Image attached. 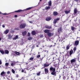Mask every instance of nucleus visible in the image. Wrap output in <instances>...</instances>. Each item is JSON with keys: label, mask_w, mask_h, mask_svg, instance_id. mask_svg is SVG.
<instances>
[{"label": "nucleus", "mask_w": 80, "mask_h": 80, "mask_svg": "<svg viewBox=\"0 0 80 80\" xmlns=\"http://www.w3.org/2000/svg\"><path fill=\"white\" fill-rule=\"evenodd\" d=\"M71 29L72 31L74 30H75V28L73 27H71Z\"/></svg>", "instance_id": "34"}, {"label": "nucleus", "mask_w": 80, "mask_h": 80, "mask_svg": "<svg viewBox=\"0 0 80 80\" xmlns=\"http://www.w3.org/2000/svg\"><path fill=\"white\" fill-rule=\"evenodd\" d=\"M22 10H19L18 11H15V12H22Z\"/></svg>", "instance_id": "25"}, {"label": "nucleus", "mask_w": 80, "mask_h": 80, "mask_svg": "<svg viewBox=\"0 0 80 80\" xmlns=\"http://www.w3.org/2000/svg\"><path fill=\"white\" fill-rule=\"evenodd\" d=\"M74 13L75 14H76V13H77V8H75L74 10Z\"/></svg>", "instance_id": "17"}, {"label": "nucleus", "mask_w": 80, "mask_h": 80, "mask_svg": "<svg viewBox=\"0 0 80 80\" xmlns=\"http://www.w3.org/2000/svg\"><path fill=\"white\" fill-rule=\"evenodd\" d=\"M14 53L16 55H20V53L19 52L15 51L14 52Z\"/></svg>", "instance_id": "20"}, {"label": "nucleus", "mask_w": 80, "mask_h": 80, "mask_svg": "<svg viewBox=\"0 0 80 80\" xmlns=\"http://www.w3.org/2000/svg\"><path fill=\"white\" fill-rule=\"evenodd\" d=\"M8 65H9V63H7V62L6 63H5L6 67H8Z\"/></svg>", "instance_id": "33"}, {"label": "nucleus", "mask_w": 80, "mask_h": 80, "mask_svg": "<svg viewBox=\"0 0 80 80\" xmlns=\"http://www.w3.org/2000/svg\"><path fill=\"white\" fill-rule=\"evenodd\" d=\"M15 29L16 30H19V29L18 28H16Z\"/></svg>", "instance_id": "52"}, {"label": "nucleus", "mask_w": 80, "mask_h": 80, "mask_svg": "<svg viewBox=\"0 0 80 80\" xmlns=\"http://www.w3.org/2000/svg\"><path fill=\"white\" fill-rule=\"evenodd\" d=\"M0 14H2V12H0Z\"/></svg>", "instance_id": "61"}, {"label": "nucleus", "mask_w": 80, "mask_h": 80, "mask_svg": "<svg viewBox=\"0 0 80 80\" xmlns=\"http://www.w3.org/2000/svg\"><path fill=\"white\" fill-rule=\"evenodd\" d=\"M73 52L74 53H75V51H76V50H77V48H76L75 47H74L73 48Z\"/></svg>", "instance_id": "26"}, {"label": "nucleus", "mask_w": 80, "mask_h": 80, "mask_svg": "<svg viewBox=\"0 0 80 80\" xmlns=\"http://www.w3.org/2000/svg\"><path fill=\"white\" fill-rule=\"evenodd\" d=\"M48 5L49 6H51L52 5V1H50L48 2Z\"/></svg>", "instance_id": "27"}, {"label": "nucleus", "mask_w": 80, "mask_h": 80, "mask_svg": "<svg viewBox=\"0 0 80 80\" xmlns=\"http://www.w3.org/2000/svg\"><path fill=\"white\" fill-rule=\"evenodd\" d=\"M70 12V10H65L64 11V12L66 13V14H68Z\"/></svg>", "instance_id": "14"}, {"label": "nucleus", "mask_w": 80, "mask_h": 80, "mask_svg": "<svg viewBox=\"0 0 80 80\" xmlns=\"http://www.w3.org/2000/svg\"><path fill=\"white\" fill-rule=\"evenodd\" d=\"M47 34L48 37H52V36H53V34L51 33L50 32H49Z\"/></svg>", "instance_id": "5"}, {"label": "nucleus", "mask_w": 80, "mask_h": 80, "mask_svg": "<svg viewBox=\"0 0 80 80\" xmlns=\"http://www.w3.org/2000/svg\"><path fill=\"white\" fill-rule=\"evenodd\" d=\"M50 71H52V72H51V74L52 75H55L56 76V72H55V68L53 67H50Z\"/></svg>", "instance_id": "1"}, {"label": "nucleus", "mask_w": 80, "mask_h": 80, "mask_svg": "<svg viewBox=\"0 0 80 80\" xmlns=\"http://www.w3.org/2000/svg\"><path fill=\"white\" fill-rule=\"evenodd\" d=\"M7 13H2V15H7Z\"/></svg>", "instance_id": "43"}, {"label": "nucleus", "mask_w": 80, "mask_h": 80, "mask_svg": "<svg viewBox=\"0 0 80 80\" xmlns=\"http://www.w3.org/2000/svg\"><path fill=\"white\" fill-rule=\"evenodd\" d=\"M73 50H72V49H71V50H70L69 52V55H72V53H73Z\"/></svg>", "instance_id": "19"}, {"label": "nucleus", "mask_w": 80, "mask_h": 80, "mask_svg": "<svg viewBox=\"0 0 80 80\" xmlns=\"http://www.w3.org/2000/svg\"><path fill=\"white\" fill-rule=\"evenodd\" d=\"M51 19H52V18H51V17H48L46 18V21H49V20H50Z\"/></svg>", "instance_id": "11"}, {"label": "nucleus", "mask_w": 80, "mask_h": 80, "mask_svg": "<svg viewBox=\"0 0 80 80\" xmlns=\"http://www.w3.org/2000/svg\"><path fill=\"white\" fill-rule=\"evenodd\" d=\"M10 71H8L7 72V74H10Z\"/></svg>", "instance_id": "42"}, {"label": "nucleus", "mask_w": 80, "mask_h": 80, "mask_svg": "<svg viewBox=\"0 0 80 80\" xmlns=\"http://www.w3.org/2000/svg\"><path fill=\"white\" fill-rule=\"evenodd\" d=\"M70 48V47H69V45H68L66 47V50H68Z\"/></svg>", "instance_id": "30"}, {"label": "nucleus", "mask_w": 80, "mask_h": 80, "mask_svg": "<svg viewBox=\"0 0 80 80\" xmlns=\"http://www.w3.org/2000/svg\"><path fill=\"white\" fill-rule=\"evenodd\" d=\"M45 73L46 74H47V73H48V69L45 68L44 69Z\"/></svg>", "instance_id": "10"}, {"label": "nucleus", "mask_w": 80, "mask_h": 80, "mask_svg": "<svg viewBox=\"0 0 80 80\" xmlns=\"http://www.w3.org/2000/svg\"><path fill=\"white\" fill-rule=\"evenodd\" d=\"M29 22L30 23H32V21H29Z\"/></svg>", "instance_id": "51"}, {"label": "nucleus", "mask_w": 80, "mask_h": 80, "mask_svg": "<svg viewBox=\"0 0 80 80\" xmlns=\"http://www.w3.org/2000/svg\"><path fill=\"white\" fill-rule=\"evenodd\" d=\"M1 40H2V38H0V41H1Z\"/></svg>", "instance_id": "59"}, {"label": "nucleus", "mask_w": 80, "mask_h": 80, "mask_svg": "<svg viewBox=\"0 0 80 80\" xmlns=\"http://www.w3.org/2000/svg\"><path fill=\"white\" fill-rule=\"evenodd\" d=\"M40 73H41V72H39L37 73V76H40Z\"/></svg>", "instance_id": "32"}, {"label": "nucleus", "mask_w": 80, "mask_h": 80, "mask_svg": "<svg viewBox=\"0 0 80 80\" xmlns=\"http://www.w3.org/2000/svg\"><path fill=\"white\" fill-rule=\"evenodd\" d=\"M74 70H75L76 71H77V69H74Z\"/></svg>", "instance_id": "60"}, {"label": "nucleus", "mask_w": 80, "mask_h": 80, "mask_svg": "<svg viewBox=\"0 0 80 80\" xmlns=\"http://www.w3.org/2000/svg\"><path fill=\"white\" fill-rule=\"evenodd\" d=\"M74 43L76 45H78L79 44V41L77 40L75 41Z\"/></svg>", "instance_id": "12"}, {"label": "nucleus", "mask_w": 80, "mask_h": 80, "mask_svg": "<svg viewBox=\"0 0 80 80\" xmlns=\"http://www.w3.org/2000/svg\"><path fill=\"white\" fill-rule=\"evenodd\" d=\"M45 28H47L48 29H50L52 28V26H46Z\"/></svg>", "instance_id": "9"}, {"label": "nucleus", "mask_w": 80, "mask_h": 80, "mask_svg": "<svg viewBox=\"0 0 80 80\" xmlns=\"http://www.w3.org/2000/svg\"><path fill=\"white\" fill-rule=\"evenodd\" d=\"M28 37H30V32H28Z\"/></svg>", "instance_id": "40"}, {"label": "nucleus", "mask_w": 80, "mask_h": 80, "mask_svg": "<svg viewBox=\"0 0 80 80\" xmlns=\"http://www.w3.org/2000/svg\"><path fill=\"white\" fill-rule=\"evenodd\" d=\"M2 27H3V28H5V25H2Z\"/></svg>", "instance_id": "54"}, {"label": "nucleus", "mask_w": 80, "mask_h": 80, "mask_svg": "<svg viewBox=\"0 0 80 80\" xmlns=\"http://www.w3.org/2000/svg\"><path fill=\"white\" fill-rule=\"evenodd\" d=\"M43 35H40V38H43Z\"/></svg>", "instance_id": "37"}, {"label": "nucleus", "mask_w": 80, "mask_h": 80, "mask_svg": "<svg viewBox=\"0 0 80 80\" xmlns=\"http://www.w3.org/2000/svg\"><path fill=\"white\" fill-rule=\"evenodd\" d=\"M8 32H9V30L6 29L4 31V34H6V35H7V34Z\"/></svg>", "instance_id": "8"}, {"label": "nucleus", "mask_w": 80, "mask_h": 80, "mask_svg": "<svg viewBox=\"0 0 80 80\" xmlns=\"http://www.w3.org/2000/svg\"><path fill=\"white\" fill-rule=\"evenodd\" d=\"M42 0H40V1L41 2L42 1Z\"/></svg>", "instance_id": "62"}, {"label": "nucleus", "mask_w": 80, "mask_h": 80, "mask_svg": "<svg viewBox=\"0 0 80 80\" xmlns=\"http://www.w3.org/2000/svg\"><path fill=\"white\" fill-rule=\"evenodd\" d=\"M44 52H47V50H44Z\"/></svg>", "instance_id": "58"}, {"label": "nucleus", "mask_w": 80, "mask_h": 80, "mask_svg": "<svg viewBox=\"0 0 80 80\" xmlns=\"http://www.w3.org/2000/svg\"><path fill=\"white\" fill-rule=\"evenodd\" d=\"M13 40H16V39H17L16 38H15V37L13 38Z\"/></svg>", "instance_id": "48"}, {"label": "nucleus", "mask_w": 80, "mask_h": 80, "mask_svg": "<svg viewBox=\"0 0 80 80\" xmlns=\"http://www.w3.org/2000/svg\"><path fill=\"white\" fill-rule=\"evenodd\" d=\"M15 38H16V39H17V38H18V35H17L16 36Z\"/></svg>", "instance_id": "41"}, {"label": "nucleus", "mask_w": 80, "mask_h": 80, "mask_svg": "<svg viewBox=\"0 0 80 80\" xmlns=\"http://www.w3.org/2000/svg\"><path fill=\"white\" fill-rule=\"evenodd\" d=\"M12 72L13 73H14L15 74V70H13V69H12Z\"/></svg>", "instance_id": "35"}, {"label": "nucleus", "mask_w": 80, "mask_h": 80, "mask_svg": "<svg viewBox=\"0 0 80 80\" xmlns=\"http://www.w3.org/2000/svg\"><path fill=\"white\" fill-rule=\"evenodd\" d=\"M34 58H30L29 59L30 60H33Z\"/></svg>", "instance_id": "36"}, {"label": "nucleus", "mask_w": 80, "mask_h": 80, "mask_svg": "<svg viewBox=\"0 0 80 80\" xmlns=\"http://www.w3.org/2000/svg\"><path fill=\"white\" fill-rule=\"evenodd\" d=\"M22 34L23 36H25V35H27V32L26 31H25L24 32H22Z\"/></svg>", "instance_id": "18"}, {"label": "nucleus", "mask_w": 80, "mask_h": 80, "mask_svg": "<svg viewBox=\"0 0 80 80\" xmlns=\"http://www.w3.org/2000/svg\"><path fill=\"white\" fill-rule=\"evenodd\" d=\"M63 68H64V69H65V67H63Z\"/></svg>", "instance_id": "63"}, {"label": "nucleus", "mask_w": 80, "mask_h": 80, "mask_svg": "<svg viewBox=\"0 0 80 80\" xmlns=\"http://www.w3.org/2000/svg\"><path fill=\"white\" fill-rule=\"evenodd\" d=\"M44 33H47L48 34L49 32H50V30L48 29H46L44 31Z\"/></svg>", "instance_id": "7"}, {"label": "nucleus", "mask_w": 80, "mask_h": 80, "mask_svg": "<svg viewBox=\"0 0 80 80\" xmlns=\"http://www.w3.org/2000/svg\"><path fill=\"white\" fill-rule=\"evenodd\" d=\"M8 38H9V39H11V38L12 37V35H11V34H9L8 36Z\"/></svg>", "instance_id": "22"}, {"label": "nucleus", "mask_w": 80, "mask_h": 80, "mask_svg": "<svg viewBox=\"0 0 80 80\" xmlns=\"http://www.w3.org/2000/svg\"><path fill=\"white\" fill-rule=\"evenodd\" d=\"M32 33L33 35H35L36 34V32L34 31H33L32 32Z\"/></svg>", "instance_id": "21"}, {"label": "nucleus", "mask_w": 80, "mask_h": 80, "mask_svg": "<svg viewBox=\"0 0 80 80\" xmlns=\"http://www.w3.org/2000/svg\"><path fill=\"white\" fill-rule=\"evenodd\" d=\"M6 75V72H2L1 73V76H2V77H5V76Z\"/></svg>", "instance_id": "4"}, {"label": "nucleus", "mask_w": 80, "mask_h": 80, "mask_svg": "<svg viewBox=\"0 0 80 80\" xmlns=\"http://www.w3.org/2000/svg\"><path fill=\"white\" fill-rule=\"evenodd\" d=\"M40 55H38L37 57V58H40Z\"/></svg>", "instance_id": "38"}, {"label": "nucleus", "mask_w": 80, "mask_h": 80, "mask_svg": "<svg viewBox=\"0 0 80 80\" xmlns=\"http://www.w3.org/2000/svg\"><path fill=\"white\" fill-rule=\"evenodd\" d=\"M13 65H14V64H13V63H12L11 64V66H13Z\"/></svg>", "instance_id": "45"}, {"label": "nucleus", "mask_w": 80, "mask_h": 80, "mask_svg": "<svg viewBox=\"0 0 80 80\" xmlns=\"http://www.w3.org/2000/svg\"><path fill=\"white\" fill-rule=\"evenodd\" d=\"M69 79V77H68V78H67V80H68Z\"/></svg>", "instance_id": "56"}, {"label": "nucleus", "mask_w": 80, "mask_h": 80, "mask_svg": "<svg viewBox=\"0 0 80 80\" xmlns=\"http://www.w3.org/2000/svg\"><path fill=\"white\" fill-rule=\"evenodd\" d=\"M0 52H1V53L2 54V55H3V54H4V53H5V51H3V50H0Z\"/></svg>", "instance_id": "23"}, {"label": "nucleus", "mask_w": 80, "mask_h": 80, "mask_svg": "<svg viewBox=\"0 0 80 80\" xmlns=\"http://www.w3.org/2000/svg\"><path fill=\"white\" fill-rule=\"evenodd\" d=\"M4 53L5 54H8L9 53V51L7 50H4Z\"/></svg>", "instance_id": "15"}, {"label": "nucleus", "mask_w": 80, "mask_h": 80, "mask_svg": "<svg viewBox=\"0 0 80 80\" xmlns=\"http://www.w3.org/2000/svg\"><path fill=\"white\" fill-rule=\"evenodd\" d=\"M2 62L1 61H0V65H2Z\"/></svg>", "instance_id": "47"}, {"label": "nucleus", "mask_w": 80, "mask_h": 80, "mask_svg": "<svg viewBox=\"0 0 80 80\" xmlns=\"http://www.w3.org/2000/svg\"><path fill=\"white\" fill-rule=\"evenodd\" d=\"M53 15L54 16H57V15H58V12H57L54 11L53 12Z\"/></svg>", "instance_id": "13"}, {"label": "nucleus", "mask_w": 80, "mask_h": 80, "mask_svg": "<svg viewBox=\"0 0 80 80\" xmlns=\"http://www.w3.org/2000/svg\"><path fill=\"white\" fill-rule=\"evenodd\" d=\"M26 26H27V25L25 24V23H22L20 25L19 28H20L22 29L23 28H25Z\"/></svg>", "instance_id": "2"}, {"label": "nucleus", "mask_w": 80, "mask_h": 80, "mask_svg": "<svg viewBox=\"0 0 80 80\" xmlns=\"http://www.w3.org/2000/svg\"><path fill=\"white\" fill-rule=\"evenodd\" d=\"M53 47V46L52 45H51L49 47L50 48H51V47Z\"/></svg>", "instance_id": "50"}, {"label": "nucleus", "mask_w": 80, "mask_h": 80, "mask_svg": "<svg viewBox=\"0 0 80 80\" xmlns=\"http://www.w3.org/2000/svg\"><path fill=\"white\" fill-rule=\"evenodd\" d=\"M50 7L48 6V7H46L45 9V10H48V9H50Z\"/></svg>", "instance_id": "29"}, {"label": "nucleus", "mask_w": 80, "mask_h": 80, "mask_svg": "<svg viewBox=\"0 0 80 80\" xmlns=\"http://www.w3.org/2000/svg\"><path fill=\"white\" fill-rule=\"evenodd\" d=\"M60 20V18H57L56 19H55L53 21V23L54 24H56L57 23V21Z\"/></svg>", "instance_id": "3"}, {"label": "nucleus", "mask_w": 80, "mask_h": 80, "mask_svg": "<svg viewBox=\"0 0 80 80\" xmlns=\"http://www.w3.org/2000/svg\"><path fill=\"white\" fill-rule=\"evenodd\" d=\"M17 17H18V16H17V15H15L14 16V17H15V18Z\"/></svg>", "instance_id": "49"}, {"label": "nucleus", "mask_w": 80, "mask_h": 80, "mask_svg": "<svg viewBox=\"0 0 80 80\" xmlns=\"http://www.w3.org/2000/svg\"><path fill=\"white\" fill-rule=\"evenodd\" d=\"M24 73H27V72H26V71H25L24 72Z\"/></svg>", "instance_id": "57"}, {"label": "nucleus", "mask_w": 80, "mask_h": 80, "mask_svg": "<svg viewBox=\"0 0 80 80\" xmlns=\"http://www.w3.org/2000/svg\"><path fill=\"white\" fill-rule=\"evenodd\" d=\"M74 1H75L76 2H77L78 1V0H74Z\"/></svg>", "instance_id": "53"}, {"label": "nucleus", "mask_w": 80, "mask_h": 80, "mask_svg": "<svg viewBox=\"0 0 80 80\" xmlns=\"http://www.w3.org/2000/svg\"><path fill=\"white\" fill-rule=\"evenodd\" d=\"M32 38H33L32 37H29L28 38V40H32Z\"/></svg>", "instance_id": "31"}, {"label": "nucleus", "mask_w": 80, "mask_h": 80, "mask_svg": "<svg viewBox=\"0 0 80 80\" xmlns=\"http://www.w3.org/2000/svg\"><path fill=\"white\" fill-rule=\"evenodd\" d=\"M57 66V64L55 63L54 64V66H55V67H56Z\"/></svg>", "instance_id": "39"}, {"label": "nucleus", "mask_w": 80, "mask_h": 80, "mask_svg": "<svg viewBox=\"0 0 80 80\" xmlns=\"http://www.w3.org/2000/svg\"><path fill=\"white\" fill-rule=\"evenodd\" d=\"M62 31V27H60L59 28L58 30V33H60V32H61Z\"/></svg>", "instance_id": "6"}, {"label": "nucleus", "mask_w": 80, "mask_h": 80, "mask_svg": "<svg viewBox=\"0 0 80 80\" xmlns=\"http://www.w3.org/2000/svg\"><path fill=\"white\" fill-rule=\"evenodd\" d=\"M38 54H39L40 53V52H38Z\"/></svg>", "instance_id": "64"}, {"label": "nucleus", "mask_w": 80, "mask_h": 80, "mask_svg": "<svg viewBox=\"0 0 80 80\" xmlns=\"http://www.w3.org/2000/svg\"><path fill=\"white\" fill-rule=\"evenodd\" d=\"M24 70H23V69H22V71H22V73H23V72H24Z\"/></svg>", "instance_id": "44"}, {"label": "nucleus", "mask_w": 80, "mask_h": 80, "mask_svg": "<svg viewBox=\"0 0 80 80\" xmlns=\"http://www.w3.org/2000/svg\"><path fill=\"white\" fill-rule=\"evenodd\" d=\"M32 8L33 7H32L28 8L25 9V10H30L31 9H32Z\"/></svg>", "instance_id": "28"}, {"label": "nucleus", "mask_w": 80, "mask_h": 80, "mask_svg": "<svg viewBox=\"0 0 80 80\" xmlns=\"http://www.w3.org/2000/svg\"><path fill=\"white\" fill-rule=\"evenodd\" d=\"M16 76L17 78H18V75L17 74V75H16Z\"/></svg>", "instance_id": "46"}, {"label": "nucleus", "mask_w": 80, "mask_h": 80, "mask_svg": "<svg viewBox=\"0 0 80 80\" xmlns=\"http://www.w3.org/2000/svg\"><path fill=\"white\" fill-rule=\"evenodd\" d=\"M49 65H50L49 64H46V63H45L44 64V67H49Z\"/></svg>", "instance_id": "24"}, {"label": "nucleus", "mask_w": 80, "mask_h": 80, "mask_svg": "<svg viewBox=\"0 0 80 80\" xmlns=\"http://www.w3.org/2000/svg\"><path fill=\"white\" fill-rule=\"evenodd\" d=\"M76 62V60L75 59H72L71 60V63H74V62Z\"/></svg>", "instance_id": "16"}, {"label": "nucleus", "mask_w": 80, "mask_h": 80, "mask_svg": "<svg viewBox=\"0 0 80 80\" xmlns=\"http://www.w3.org/2000/svg\"><path fill=\"white\" fill-rule=\"evenodd\" d=\"M43 68H45V67L44 66V67L42 68V69H43Z\"/></svg>", "instance_id": "55"}]
</instances>
